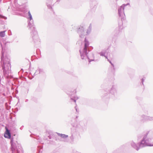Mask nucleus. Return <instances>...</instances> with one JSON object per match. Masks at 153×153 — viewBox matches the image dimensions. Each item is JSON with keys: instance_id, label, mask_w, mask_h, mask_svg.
I'll list each match as a JSON object with an SVG mask.
<instances>
[{"instance_id": "1", "label": "nucleus", "mask_w": 153, "mask_h": 153, "mask_svg": "<svg viewBox=\"0 0 153 153\" xmlns=\"http://www.w3.org/2000/svg\"><path fill=\"white\" fill-rule=\"evenodd\" d=\"M5 128L6 129V131L4 134V136L6 138H10L11 137V134L10 131L6 127Z\"/></svg>"}, {"instance_id": "5", "label": "nucleus", "mask_w": 153, "mask_h": 153, "mask_svg": "<svg viewBox=\"0 0 153 153\" xmlns=\"http://www.w3.org/2000/svg\"><path fill=\"white\" fill-rule=\"evenodd\" d=\"M0 36L1 37H4L5 36L4 32H1L0 33Z\"/></svg>"}, {"instance_id": "2", "label": "nucleus", "mask_w": 153, "mask_h": 153, "mask_svg": "<svg viewBox=\"0 0 153 153\" xmlns=\"http://www.w3.org/2000/svg\"><path fill=\"white\" fill-rule=\"evenodd\" d=\"M124 8L122 7H121L119 9V13L120 16H123L125 15L124 13L123 12Z\"/></svg>"}, {"instance_id": "3", "label": "nucleus", "mask_w": 153, "mask_h": 153, "mask_svg": "<svg viewBox=\"0 0 153 153\" xmlns=\"http://www.w3.org/2000/svg\"><path fill=\"white\" fill-rule=\"evenodd\" d=\"M84 52L85 53V54H86L87 53V44L86 43H85V44L84 46Z\"/></svg>"}, {"instance_id": "6", "label": "nucleus", "mask_w": 153, "mask_h": 153, "mask_svg": "<svg viewBox=\"0 0 153 153\" xmlns=\"http://www.w3.org/2000/svg\"><path fill=\"white\" fill-rule=\"evenodd\" d=\"M28 14L29 16L30 20H32V17L31 15L30 11L28 12Z\"/></svg>"}, {"instance_id": "7", "label": "nucleus", "mask_w": 153, "mask_h": 153, "mask_svg": "<svg viewBox=\"0 0 153 153\" xmlns=\"http://www.w3.org/2000/svg\"><path fill=\"white\" fill-rule=\"evenodd\" d=\"M81 58H82V59H83V56H82L81 55Z\"/></svg>"}, {"instance_id": "4", "label": "nucleus", "mask_w": 153, "mask_h": 153, "mask_svg": "<svg viewBox=\"0 0 153 153\" xmlns=\"http://www.w3.org/2000/svg\"><path fill=\"white\" fill-rule=\"evenodd\" d=\"M60 136L62 138H67L68 137V135H66L64 134H60Z\"/></svg>"}]
</instances>
